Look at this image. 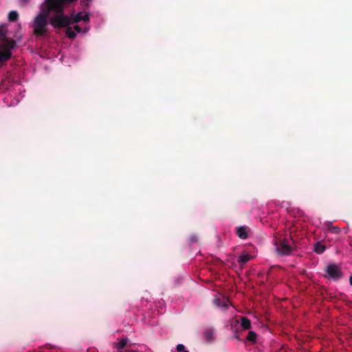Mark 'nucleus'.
Wrapping results in <instances>:
<instances>
[{"label":"nucleus","instance_id":"19","mask_svg":"<svg viewBox=\"0 0 352 352\" xmlns=\"http://www.w3.org/2000/svg\"><path fill=\"white\" fill-rule=\"evenodd\" d=\"M350 283H351V285H352V276H351V278H350Z\"/></svg>","mask_w":352,"mask_h":352},{"label":"nucleus","instance_id":"18","mask_svg":"<svg viewBox=\"0 0 352 352\" xmlns=\"http://www.w3.org/2000/svg\"><path fill=\"white\" fill-rule=\"evenodd\" d=\"M80 1L83 4L87 5L91 0H80Z\"/></svg>","mask_w":352,"mask_h":352},{"label":"nucleus","instance_id":"3","mask_svg":"<svg viewBox=\"0 0 352 352\" xmlns=\"http://www.w3.org/2000/svg\"><path fill=\"white\" fill-rule=\"evenodd\" d=\"M275 245L277 252L281 254H289L292 252V246L290 239L285 238L278 241H276Z\"/></svg>","mask_w":352,"mask_h":352},{"label":"nucleus","instance_id":"6","mask_svg":"<svg viewBox=\"0 0 352 352\" xmlns=\"http://www.w3.org/2000/svg\"><path fill=\"white\" fill-rule=\"evenodd\" d=\"M72 23H78L81 21L88 22L89 21V14L85 12H78L77 13H73L71 16Z\"/></svg>","mask_w":352,"mask_h":352},{"label":"nucleus","instance_id":"10","mask_svg":"<svg viewBox=\"0 0 352 352\" xmlns=\"http://www.w3.org/2000/svg\"><path fill=\"white\" fill-rule=\"evenodd\" d=\"M251 258H252V256L250 254H248L247 253H243L242 254H241L239 256L238 262L240 264L243 265V264L246 263L248 261H249Z\"/></svg>","mask_w":352,"mask_h":352},{"label":"nucleus","instance_id":"9","mask_svg":"<svg viewBox=\"0 0 352 352\" xmlns=\"http://www.w3.org/2000/svg\"><path fill=\"white\" fill-rule=\"evenodd\" d=\"M324 226L327 230L332 233L338 234L340 232V229L338 227L333 226L330 221L325 222Z\"/></svg>","mask_w":352,"mask_h":352},{"label":"nucleus","instance_id":"17","mask_svg":"<svg viewBox=\"0 0 352 352\" xmlns=\"http://www.w3.org/2000/svg\"><path fill=\"white\" fill-rule=\"evenodd\" d=\"M30 0H20V3L21 5H25L29 2Z\"/></svg>","mask_w":352,"mask_h":352},{"label":"nucleus","instance_id":"5","mask_svg":"<svg viewBox=\"0 0 352 352\" xmlns=\"http://www.w3.org/2000/svg\"><path fill=\"white\" fill-rule=\"evenodd\" d=\"M88 31L87 27L81 28L79 25H76L74 28L69 27L67 28L65 34L69 38H74L76 36L78 33H86Z\"/></svg>","mask_w":352,"mask_h":352},{"label":"nucleus","instance_id":"16","mask_svg":"<svg viewBox=\"0 0 352 352\" xmlns=\"http://www.w3.org/2000/svg\"><path fill=\"white\" fill-rule=\"evenodd\" d=\"M256 338V333L253 331H250L248 333V339L250 340H254Z\"/></svg>","mask_w":352,"mask_h":352},{"label":"nucleus","instance_id":"12","mask_svg":"<svg viewBox=\"0 0 352 352\" xmlns=\"http://www.w3.org/2000/svg\"><path fill=\"white\" fill-rule=\"evenodd\" d=\"M325 249V245L320 242L316 243L314 245V251L318 254H322Z\"/></svg>","mask_w":352,"mask_h":352},{"label":"nucleus","instance_id":"4","mask_svg":"<svg viewBox=\"0 0 352 352\" xmlns=\"http://www.w3.org/2000/svg\"><path fill=\"white\" fill-rule=\"evenodd\" d=\"M326 272L329 278L335 280L338 279L342 276V272L340 267L335 264L328 265Z\"/></svg>","mask_w":352,"mask_h":352},{"label":"nucleus","instance_id":"14","mask_svg":"<svg viewBox=\"0 0 352 352\" xmlns=\"http://www.w3.org/2000/svg\"><path fill=\"white\" fill-rule=\"evenodd\" d=\"M19 18V14L16 11H11L8 14V20L10 21H16Z\"/></svg>","mask_w":352,"mask_h":352},{"label":"nucleus","instance_id":"7","mask_svg":"<svg viewBox=\"0 0 352 352\" xmlns=\"http://www.w3.org/2000/svg\"><path fill=\"white\" fill-rule=\"evenodd\" d=\"M128 342V339H121L118 342L113 344V347L117 350L118 352H129L124 351V348L126 346Z\"/></svg>","mask_w":352,"mask_h":352},{"label":"nucleus","instance_id":"11","mask_svg":"<svg viewBox=\"0 0 352 352\" xmlns=\"http://www.w3.org/2000/svg\"><path fill=\"white\" fill-rule=\"evenodd\" d=\"M214 302L219 307H227L230 304L229 300L224 296H222V303L220 302V300L219 298H216L214 300Z\"/></svg>","mask_w":352,"mask_h":352},{"label":"nucleus","instance_id":"8","mask_svg":"<svg viewBox=\"0 0 352 352\" xmlns=\"http://www.w3.org/2000/svg\"><path fill=\"white\" fill-rule=\"evenodd\" d=\"M250 229L246 226H240L236 228V234L241 239H245L248 237Z\"/></svg>","mask_w":352,"mask_h":352},{"label":"nucleus","instance_id":"1","mask_svg":"<svg viewBox=\"0 0 352 352\" xmlns=\"http://www.w3.org/2000/svg\"><path fill=\"white\" fill-rule=\"evenodd\" d=\"M63 10L60 12H56V15L50 19V23L56 28L67 27L72 23V19L62 14Z\"/></svg>","mask_w":352,"mask_h":352},{"label":"nucleus","instance_id":"13","mask_svg":"<svg viewBox=\"0 0 352 352\" xmlns=\"http://www.w3.org/2000/svg\"><path fill=\"white\" fill-rule=\"evenodd\" d=\"M241 325L244 329H249L251 327V322L248 318L243 317L241 320Z\"/></svg>","mask_w":352,"mask_h":352},{"label":"nucleus","instance_id":"15","mask_svg":"<svg viewBox=\"0 0 352 352\" xmlns=\"http://www.w3.org/2000/svg\"><path fill=\"white\" fill-rule=\"evenodd\" d=\"M177 351L178 352H189L188 351L185 349L184 346L182 344H179L177 346Z\"/></svg>","mask_w":352,"mask_h":352},{"label":"nucleus","instance_id":"2","mask_svg":"<svg viewBox=\"0 0 352 352\" xmlns=\"http://www.w3.org/2000/svg\"><path fill=\"white\" fill-rule=\"evenodd\" d=\"M14 45L15 42L12 40H5L0 43V61L7 60L11 57V50Z\"/></svg>","mask_w":352,"mask_h":352}]
</instances>
